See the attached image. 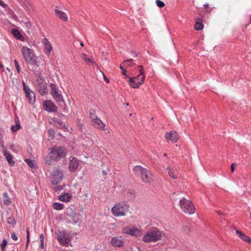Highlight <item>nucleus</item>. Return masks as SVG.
<instances>
[{"label":"nucleus","instance_id":"1","mask_svg":"<svg viewBox=\"0 0 251 251\" xmlns=\"http://www.w3.org/2000/svg\"><path fill=\"white\" fill-rule=\"evenodd\" d=\"M133 171L135 175L138 176L140 174L142 182L146 183H150L152 180V175L150 171L141 166H136Z\"/></svg>","mask_w":251,"mask_h":251},{"label":"nucleus","instance_id":"2","mask_svg":"<svg viewBox=\"0 0 251 251\" xmlns=\"http://www.w3.org/2000/svg\"><path fill=\"white\" fill-rule=\"evenodd\" d=\"M162 237L161 231L158 229L154 228L143 236V241L145 243L155 242L161 240Z\"/></svg>","mask_w":251,"mask_h":251},{"label":"nucleus","instance_id":"3","mask_svg":"<svg viewBox=\"0 0 251 251\" xmlns=\"http://www.w3.org/2000/svg\"><path fill=\"white\" fill-rule=\"evenodd\" d=\"M141 69L139 70L140 74L135 77H129V85L133 88H138L143 82L145 79V72L142 65L139 66Z\"/></svg>","mask_w":251,"mask_h":251},{"label":"nucleus","instance_id":"4","mask_svg":"<svg viewBox=\"0 0 251 251\" xmlns=\"http://www.w3.org/2000/svg\"><path fill=\"white\" fill-rule=\"evenodd\" d=\"M22 51L27 63L36 65L37 67H38V65L37 64V62L34 58V55L31 49L26 47H23Z\"/></svg>","mask_w":251,"mask_h":251},{"label":"nucleus","instance_id":"5","mask_svg":"<svg viewBox=\"0 0 251 251\" xmlns=\"http://www.w3.org/2000/svg\"><path fill=\"white\" fill-rule=\"evenodd\" d=\"M179 205L181 210L185 213L192 214L195 213V208L193 203L189 200L183 198L179 201Z\"/></svg>","mask_w":251,"mask_h":251},{"label":"nucleus","instance_id":"6","mask_svg":"<svg viewBox=\"0 0 251 251\" xmlns=\"http://www.w3.org/2000/svg\"><path fill=\"white\" fill-rule=\"evenodd\" d=\"M66 153L65 149L64 147L56 146L53 148L50 152V154H51V157L56 160L64 157Z\"/></svg>","mask_w":251,"mask_h":251},{"label":"nucleus","instance_id":"7","mask_svg":"<svg viewBox=\"0 0 251 251\" xmlns=\"http://www.w3.org/2000/svg\"><path fill=\"white\" fill-rule=\"evenodd\" d=\"M63 174L58 169H53L50 175L51 182L53 185H57L63 179Z\"/></svg>","mask_w":251,"mask_h":251},{"label":"nucleus","instance_id":"8","mask_svg":"<svg viewBox=\"0 0 251 251\" xmlns=\"http://www.w3.org/2000/svg\"><path fill=\"white\" fill-rule=\"evenodd\" d=\"M57 239L60 244L67 246L71 241V238L65 230L58 231L56 233Z\"/></svg>","mask_w":251,"mask_h":251},{"label":"nucleus","instance_id":"9","mask_svg":"<svg viewBox=\"0 0 251 251\" xmlns=\"http://www.w3.org/2000/svg\"><path fill=\"white\" fill-rule=\"evenodd\" d=\"M127 208L126 204L123 205L121 203L116 204L112 208L113 215L115 216H125L126 215L125 209Z\"/></svg>","mask_w":251,"mask_h":251},{"label":"nucleus","instance_id":"10","mask_svg":"<svg viewBox=\"0 0 251 251\" xmlns=\"http://www.w3.org/2000/svg\"><path fill=\"white\" fill-rule=\"evenodd\" d=\"M36 82L38 84L37 89L39 93L42 95L46 94L48 93L47 84L44 82L41 78L37 79Z\"/></svg>","mask_w":251,"mask_h":251},{"label":"nucleus","instance_id":"11","mask_svg":"<svg viewBox=\"0 0 251 251\" xmlns=\"http://www.w3.org/2000/svg\"><path fill=\"white\" fill-rule=\"evenodd\" d=\"M111 245L114 247H123L125 242L121 236H115L112 238L110 241Z\"/></svg>","mask_w":251,"mask_h":251},{"label":"nucleus","instance_id":"12","mask_svg":"<svg viewBox=\"0 0 251 251\" xmlns=\"http://www.w3.org/2000/svg\"><path fill=\"white\" fill-rule=\"evenodd\" d=\"M165 137L167 140L175 143L176 142L179 138L178 133L175 131H171L170 132L166 133Z\"/></svg>","mask_w":251,"mask_h":251},{"label":"nucleus","instance_id":"13","mask_svg":"<svg viewBox=\"0 0 251 251\" xmlns=\"http://www.w3.org/2000/svg\"><path fill=\"white\" fill-rule=\"evenodd\" d=\"M67 215L69 216L74 223H76L79 220L78 215L75 213L73 207L69 208L67 210Z\"/></svg>","mask_w":251,"mask_h":251},{"label":"nucleus","instance_id":"14","mask_svg":"<svg viewBox=\"0 0 251 251\" xmlns=\"http://www.w3.org/2000/svg\"><path fill=\"white\" fill-rule=\"evenodd\" d=\"M43 107L45 110L49 112H55L57 111V107L50 100L44 101Z\"/></svg>","mask_w":251,"mask_h":251},{"label":"nucleus","instance_id":"15","mask_svg":"<svg viewBox=\"0 0 251 251\" xmlns=\"http://www.w3.org/2000/svg\"><path fill=\"white\" fill-rule=\"evenodd\" d=\"M124 232L135 237H140L142 235L141 231L136 227L125 229Z\"/></svg>","mask_w":251,"mask_h":251},{"label":"nucleus","instance_id":"16","mask_svg":"<svg viewBox=\"0 0 251 251\" xmlns=\"http://www.w3.org/2000/svg\"><path fill=\"white\" fill-rule=\"evenodd\" d=\"M79 164V160L76 158L73 157L70 160L69 165V170L71 172H75L78 168Z\"/></svg>","mask_w":251,"mask_h":251},{"label":"nucleus","instance_id":"17","mask_svg":"<svg viewBox=\"0 0 251 251\" xmlns=\"http://www.w3.org/2000/svg\"><path fill=\"white\" fill-rule=\"evenodd\" d=\"M92 122L93 125L95 127L103 130L105 129V125L102 122L101 120L98 117H96L95 119L92 121Z\"/></svg>","mask_w":251,"mask_h":251},{"label":"nucleus","instance_id":"18","mask_svg":"<svg viewBox=\"0 0 251 251\" xmlns=\"http://www.w3.org/2000/svg\"><path fill=\"white\" fill-rule=\"evenodd\" d=\"M58 8V6H56V8L55 9V13L56 14L57 16L59 17L60 19L64 21H67L68 18L65 12L58 10L57 9Z\"/></svg>","mask_w":251,"mask_h":251},{"label":"nucleus","instance_id":"19","mask_svg":"<svg viewBox=\"0 0 251 251\" xmlns=\"http://www.w3.org/2000/svg\"><path fill=\"white\" fill-rule=\"evenodd\" d=\"M167 169L170 177L174 179H176L178 177L179 175L176 169L168 167Z\"/></svg>","mask_w":251,"mask_h":251},{"label":"nucleus","instance_id":"20","mask_svg":"<svg viewBox=\"0 0 251 251\" xmlns=\"http://www.w3.org/2000/svg\"><path fill=\"white\" fill-rule=\"evenodd\" d=\"M236 233L240 237V238L242 239L243 241H244V242L249 243L250 240L251 239V238L249 237L246 235L245 234H244L243 232H242L241 231L238 229L236 230Z\"/></svg>","mask_w":251,"mask_h":251},{"label":"nucleus","instance_id":"21","mask_svg":"<svg viewBox=\"0 0 251 251\" xmlns=\"http://www.w3.org/2000/svg\"><path fill=\"white\" fill-rule=\"evenodd\" d=\"M26 98L30 103H33L35 101V95L34 93L31 91L25 94Z\"/></svg>","mask_w":251,"mask_h":251},{"label":"nucleus","instance_id":"22","mask_svg":"<svg viewBox=\"0 0 251 251\" xmlns=\"http://www.w3.org/2000/svg\"><path fill=\"white\" fill-rule=\"evenodd\" d=\"M4 154L9 165L11 166H14L15 164V162L13 160L12 156L9 152L6 151H4Z\"/></svg>","mask_w":251,"mask_h":251},{"label":"nucleus","instance_id":"23","mask_svg":"<svg viewBox=\"0 0 251 251\" xmlns=\"http://www.w3.org/2000/svg\"><path fill=\"white\" fill-rule=\"evenodd\" d=\"M12 33L16 39L22 41H24V37L20 33L18 30L16 29H13Z\"/></svg>","mask_w":251,"mask_h":251},{"label":"nucleus","instance_id":"24","mask_svg":"<svg viewBox=\"0 0 251 251\" xmlns=\"http://www.w3.org/2000/svg\"><path fill=\"white\" fill-rule=\"evenodd\" d=\"M57 102H63V97L58 91L51 95Z\"/></svg>","mask_w":251,"mask_h":251},{"label":"nucleus","instance_id":"25","mask_svg":"<svg viewBox=\"0 0 251 251\" xmlns=\"http://www.w3.org/2000/svg\"><path fill=\"white\" fill-rule=\"evenodd\" d=\"M71 198V196L68 193H64L63 195L59 196L58 199L62 201L67 202Z\"/></svg>","mask_w":251,"mask_h":251},{"label":"nucleus","instance_id":"26","mask_svg":"<svg viewBox=\"0 0 251 251\" xmlns=\"http://www.w3.org/2000/svg\"><path fill=\"white\" fill-rule=\"evenodd\" d=\"M2 199L3 203L6 205H9L11 203V201L8 196L6 193H4L2 195Z\"/></svg>","mask_w":251,"mask_h":251},{"label":"nucleus","instance_id":"27","mask_svg":"<svg viewBox=\"0 0 251 251\" xmlns=\"http://www.w3.org/2000/svg\"><path fill=\"white\" fill-rule=\"evenodd\" d=\"M203 27V25L202 24V21L201 19H199L197 22L195 23L194 25V28L196 30L199 31L201 30Z\"/></svg>","mask_w":251,"mask_h":251},{"label":"nucleus","instance_id":"28","mask_svg":"<svg viewBox=\"0 0 251 251\" xmlns=\"http://www.w3.org/2000/svg\"><path fill=\"white\" fill-rule=\"evenodd\" d=\"M126 199L127 200H131L134 198V191L133 190H129L127 191L125 195Z\"/></svg>","mask_w":251,"mask_h":251},{"label":"nucleus","instance_id":"29","mask_svg":"<svg viewBox=\"0 0 251 251\" xmlns=\"http://www.w3.org/2000/svg\"><path fill=\"white\" fill-rule=\"evenodd\" d=\"M25 161L28 165V166L31 169L35 168V162L34 160H32L30 159H26L25 160Z\"/></svg>","mask_w":251,"mask_h":251},{"label":"nucleus","instance_id":"30","mask_svg":"<svg viewBox=\"0 0 251 251\" xmlns=\"http://www.w3.org/2000/svg\"><path fill=\"white\" fill-rule=\"evenodd\" d=\"M53 208L55 210H61L64 208V205L59 202H54L53 204Z\"/></svg>","mask_w":251,"mask_h":251},{"label":"nucleus","instance_id":"31","mask_svg":"<svg viewBox=\"0 0 251 251\" xmlns=\"http://www.w3.org/2000/svg\"><path fill=\"white\" fill-rule=\"evenodd\" d=\"M51 157V154L50 153L49 155L45 158L46 162L47 164L50 165L53 163V161L56 160V159H53Z\"/></svg>","mask_w":251,"mask_h":251},{"label":"nucleus","instance_id":"32","mask_svg":"<svg viewBox=\"0 0 251 251\" xmlns=\"http://www.w3.org/2000/svg\"><path fill=\"white\" fill-rule=\"evenodd\" d=\"M44 41L45 48L50 53L52 49L51 46L46 38L44 39Z\"/></svg>","mask_w":251,"mask_h":251},{"label":"nucleus","instance_id":"33","mask_svg":"<svg viewBox=\"0 0 251 251\" xmlns=\"http://www.w3.org/2000/svg\"><path fill=\"white\" fill-rule=\"evenodd\" d=\"M50 93L51 95L52 94H53L54 93L58 91V88L56 85L51 83L50 84Z\"/></svg>","mask_w":251,"mask_h":251},{"label":"nucleus","instance_id":"34","mask_svg":"<svg viewBox=\"0 0 251 251\" xmlns=\"http://www.w3.org/2000/svg\"><path fill=\"white\" fill-rule=\"evenodd\" d=\"M48 133L49 134V139H52L54 136V130L52 129H49L48 130Z\"/></svg>","mask_w":251,"mask_h":251},{"label":"nucleus","instance_id":"35","mask_svg":"<svg viewBox=\"0 0 251 251\" xmlns=\"http://www.w3.org/2000/svg\"><path fill=\"white\" fill-rule=\"evenodd\" d=\"M7 223L12 225H15L16 224V220L13 217H9L7 218Z\"/></svg>","mask_w":251,"mask_h":251},{"label":"nucleus","instance_id":"36","mask_svg":"<svg viewBox=\"0 0 251 251\" xmlns=\"http://www.w3.org/2000/svg\"><path fill=\"white\" fill-rule=\"evenodd\" d=\"M20 128L21 126L20 123L19 122H18V123H16L15 126H11V129L13 132H16V131H17L18 129H20Z\"/></svg>","mask_w":251,"mask_h":251},{"label":"nucleus","instance_id":"37","mask_svg":"<svg viewBox=\"0 0 251 251\" xmlns=\"http://www.w3.org/2000/svg\"><path fill=\"white\" fill-rule=\"evenodd\" d=\"M54 185L55 186L53 187V189L55 191H60L63 190L64 187H65V186H64V185H62V186H59V185Z\"/></svg>","mask_w":251,"mask_h":251},{"label":"nucleus","instance_id":"38","mask_svg":"<svg viewBox=\"0 0 251 251\" xmlns=\"http://www.w3.org/2000/svg\"><path fill=\"white\" fill-rule=\"evenodd\" d=\"M96 117H98L95 115V111L94 109H91L90 111V117L92 119V121L94 120Z\"/></svg>","mask_w":251,"mask_h":251},{"label":"nucleus","instance_id":"39","mask_svg":"<svg viewBox=\"0 0 251 251\" xmlns=\"http://www.w3.org/2000/svg\"><path fill=\"white\" fill-rule=\"evenodd\" d=\"M156 4L160 8L163 7L165 6L164 2L160 0H156Z\"/></svg>","mask_w":251,"mask_h":251},{"label":"nucleus","instance_id":"40","mask_svg":"<svg viewBox=\"0 0 251 251\" xmlns=\"http://www.w3.org/2000/svg\"><path fill=\"white\" fill-rule=\"evenodd\" d=\"M26 248H27L28 244L29 243V232L28 228L26 229Z\"/></svg>","mask_w":251,"mask_h":251},{"label":"nucleus","instance_id":"41","mask_svg":"<svg viewBox=\"0 0 251 251\" xmlns=\"http://www.w3.org/2000/svg\"><path fill=\"white\" fill-rule=\"evenodd\" d=\"M7 243V242L6 239H4L2 240V242L1 243V245H0L2 251H4L5 247Z\"/></svg>","mask_w":251,"mask_h":251},{"label":"nucleus","instance_id":"42","mask_svg":"<svg viewBox=\"0 0 251 251\" xmlns=\"http://www.w3.org/2000/svg\"><path fill=\"white\" fill-rule=\"evenodd\" d=\"M40 242H41L40 247H41V248L43 249L44 247V236L43 234H40Z\"/></svg>","mask_w":251,"mask_h":251},{"label":"nucleus","instance_id":"43","mask_svg":"<svg viewBox=\"0 0 251 251\" xmlns=\"http://www.w3.org/2000/svg\"><path fill=\"white\" fill-rule=\"evenodd\" d=\"M14 63L15 65V67H16V70H17V72L19 73L20 72V66L19 65L18 61L16 60H15Z\"/></svg>","mask_w":251,"mask_h":251},{"label":"nucleus","instance_id":"44","mask_svg":"<svg viewBox=\"0 0 251 251\" xmlns=\"http://www.w3.org/2000/svg\"><path fill=\"white\" fill-rule=\"evenodd\" d=\"M204 6L205 8H206V12L207 13H210L212 11V9L211 8H210L209 7V4L208 3H206L205 4H204Z\"/></svg>","mask_w":251,"mask_h":251},{"label":"nucleus","instance_id":"45","mask_svg":"<svg viewBox=\"0 0 251 251\" xmlns=\"http://www.w3.org/2000/svg\"><path fill=\"white\" fill-rule=\"evenodd\" d=\"M136 61V60H134L133 59H127V60H125L123 62V63L124 64H126L127 62H129L131 63V64H129V65L130 66V65H131L132 64V62Z\"/></svg>","mask_w":251,"mask_h":251},{"label":"nucleus","instance_id":"46","mask_svg":"<svg viewBox=\"0 0 251 251\" xmlns=\"http://www.w3.org/2000/svg\"><path fill=\"white\" fill-rule=\"evenodd\" d=\"M11 238L14 240H18V237L16 236L15 233L14 232H13L11 234Z\"/></svg>","mask_w":251,"mask_h":251},{"label":"nucleus","instance_id":"47","mask_svg":"<svg viewBox=\"0 0 251 251\" xmlns=\"http://www.w3.org/2000/svg\"><path fill=\"white\" fill-rule=\"evenodd\" d=\"M25 25L28 29H29L31 26V23L29 22L25 23Z\"/></svg>","mask_w":251,"mask_h":251},{"label":"nucleus","instance_id":"48","mask_svg":"<svg viewBox=\"0 0 251 251\" xmlns=\"http://www.w3.org/2000/svg\"><path fill=\"white\" fill-rule=\"evenodd\" d=\"M24 91L25 93V94L28 93L29 92L31 91V90L29 89L28 87H26L23 88Z\"/></svg>","mask_w":251,"mask_h":251},{"label":"nucleus","instance_id":"49","mask_svg":"<svg viewBox=\"0 0 251 251\" xmlns=\"http://www.w3.org/2000/svg\"><path fill=\"white\" fill-rule=\"evenodd\" d=\"M87 63H93L94 61L92 58H87L86 59V60H85Z\"/></svg>","mask_w":251,"mask_h":251},{"label":"nucleus","instance_id":"50","mask_svg":"<svg viewBox=\"0 0 251 251\" xmlns=\"http://www.w3.org/2000/svg\"><path fill=\"white\" fill-rule=\"evenodd\" d=\"M103 74L104 80L105 81V82L107 83H108L109 82V79L104 74Z\"/></svg>","mask_w":251,"mask_h":251},{"label":"nucleus","instance_id":"51","mask_svg":"<svg viewBox=\"0 0 251 251\" xmlns=\"http://www.w3.org/2000/svg\"><path fill=\"white\" fill-rule=\"evenodd\" d=\"M235 166H236V164H235V163H232L231 165V170L232 172H233L234 171Z\"/></svg>","mask_w":251,"mask_h":251},{"label":"nucleus","instance_id":"52","mask_svg":"<svg viewBox=\"0 0 251 251\" xmlns=\"http://www.w3.org/2000/svg\"><path fill=\"white\" fill-rule=\"evenodd\" d=\"M126 70H123V71L122 72V74L125 75L126 77H128L127 75L126 74Z\"/></svg>","mask_w":251,"mask_h":251},{"label":"nucleus","instance_id":"53","mask_svg":"<svg viewBox=\"0 0 251 251\" xmlns=\"http://www.w3.org/2000/svg\"><path fill=\"white\" fill-rule=\"evenodd\" d=\"M0 5L2 6L3 7H5L6 6V5L1 0H0Z\"/></svg>","mask_w":251,"mask_h":251},{"label":"nucleus","instance_id":"54","mask_svg":"<svg viewBox=\"0 0 251 251\" xmlns=\"http://www.w3.org/2000/svg\"><path fill=\"white\" fill-rule=\"evenodd\" d=\"M88 57H87V55L85 53L82 54V58L84 60H86V59H87Z\"/></svg>","mask_w":251,"mask_h":251},{"label":"nucleus","instance_id":"55","mask_svg":"<svg viewBox=\"0 0 251 251\" xmlns=\"http://www.w3.org/2000/svg\"><path fill=\"white\" fill-rule=\"evenodd\" d=\"M102 174L103 176H106L107 175V172L105 170H103L102 171Z\"/></svg>","mask_w":251,"mask_h":251},{"label":"nucleus","instance_id":"56","mask_svg":"<svg viewBox=\"0 0 251 251\" xmlns=\"http://www.w3.org/2000/svg\"><path fill=\"white\" fill-rule=\"evenodd\" d=\"M63 112L65 113H68V110L67 108L65 107L64 110H63Z\"/></svg>","mask_w":251,"mask_h":251},{"label":"nucleus","instance_id":"57","mask_svg":"<svg viewBox=\"0 0 251 251\" xmlns=\"http://www.w3.org/2000/svg\"><path fill=\"white\" fill-rule=\"evenodd\" d=\"M217 212L218 213V214L219 215H220L221 216L224 215V213L222 212L221 211H217Z\"/></svg>","mask_w":251,"mask_h":251},{"label":"nucleus","instance_id":"58","mask_svg":"<svg viewBox=\"0 0 251 251\" xmlns=\"http://www.w3.org/2000/svg\"><path fill=\"white\" fill-rule=\"evenodd\" d=\"M23 88L26 87L24 81H23Z\"/></svg>","mask_w":251,"mask_h":251},{"label":"nucleus","instance_id":"59","mask_svg":"<svg viewBox=\"0 0 251 251\" xmlns=\"http://www.w3.org/2000/svg\"><path fill=\"white\" fill-rule=\"evenodd\" d=\"M120 69H122V70H124V68H123V67L121 65L120 66Z\"/></svg>","mask_w":251,"mask_h":251},{"label":"nucleus","instance_id":"60","mask_svg":"<svg viewBox=\"0 0 251 251\" xmlns=\"http://www.w3.org/2000/svg\"><path fill=\"white\" fill-rule=\"evenodd\" d=\"M0 145H1V147L2 148H4V146H3V143H0Z\"/></svg>","mask_w":251,"mask_h":251},{"label":"nucleus","instance_id":"61","mask_svg":"<svg viewBox=\"0 0 251 251\" xmlns=\"http://www.w3.org/2000/svg\"><path fill=\"white\" fill-rule=\"evenodd\" d=\"M80 46H81V47H83V46H84V45H83V44L82 42H81V43H80Z\"/></svg>","mask_w":251,"mask_h":251},{"label":"nucleus","instance_id":"62","mask_svg":"<svg viewBox=\"0 0 251 251\" xmlns=\"http://www.w3.org/2000/svg\"><path fill=\"white\" fill-rule=\"evenodd\" d=\"M249 243H250V244H251V239H250V242H249Z\"/></svg>","mask_w":251,"mask_h":251},{"label":"nucleus","instance_id":"63","mask_svg":"<svg viewBox=\"0 0 251 251\" xmlns=\"http://www.w3.org/2000/svg\"><path fill=\"white\" fill-rule=\"evenodd\" d=\"M164 155L166 156L167 155L166 153H164Z\"/></svg>","mask_w":251,"mask_h":251},{"label":"nucleus","instance_id":"64","mask_svg":"<svg viewBox=\"0 0 251 251\" xmlns=\"http://www.w3.org/2000/svg\"><path fill=\"white\" fill-rule=\"evenodd\" d=\"M250 23H251V18H250Z\"/></svg>","mask_w":251,"mask_h":251}]
</instances>
